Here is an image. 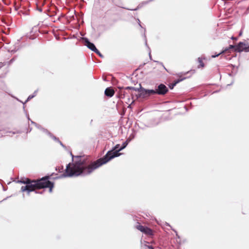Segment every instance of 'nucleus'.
I'll return each instance as SVG.
<instances>
[{
  "label": "nucleus",
  "instance_id": "11",
  "mask_svg": "<svg viewBox=\"0 0 249 249\" xmlns=\"http://www.w3.org/2000/svg\"><path fill=\"white\" fill-rule=\"evenodd\" d=\"M198 62L199 63V66H198V68H199L200 67H204V64L203 63L202 60L201 58H200V57L198 58Z\"/></svg>",
  "mask_w": 249,
  "mask_h": 249
},
{
  "label": "nucleus",
  "instance_id": "18",
  "mask_svg": "<svg viewBox=\"0 0 249 249\" xmlns=\"http://www.w3.org/2000/svg\"><path fill=\"white\" fill-rule=\"evenodd\" d=\"M15 60V58H13L11 59L9 62H8V65H10L11 64H12L14 61Z\"/></svg>",
  "mask_w": 249,
  "mask_h": 249
},
{
  "label": "nucleus",
  "instance_id": "39",
  "mask_svg": "<svg viewBox=\"0 0 249 249\" xmlns=\"http://www.w3.org/2000/svg\"><path fill=\"white\" fill-rule=\"evenodd\" d=\"M167 225H168V226H170V225H169V224L167 223Z\"/></svg>",
  "mask_w": 249,
  "mask_h": 249
},
{
  "label": "nucleus",
  "instance_id": "1",
  "mask_svg": "<svg viewBox=\"0 0 249 249\" xmlns=\"http://www.w3.org/2000/svg\"><path fill=\"white\" fill-rule=\"evenodd\" d=\"M130 140V139H127L115 152L108 151L103 158L93 162H91L87 156H74L71 153L73 163H69L67 165L65 173L62 174L60 178L86 176L90 174L95 169L103 164L106 163L114 158L120 156L122 154L119 152L126 147Z\"/></svg>",
  "mask_w": 249,
  "mask_h": 249
},
{
  "label": "nucleus",
  "instance_id": "36",
  "mask_svg": "<svg viewBox=\"0 0 249 249\" xmlns=\"http://www.w3.org/2000/svg\"><path fill=\"white\" fill-rule=\"evenodd\" d=\"M28 117V119L29 120H30V119L29 116H28V117Z\"/></svg>",
  "mask_w": 249,
  "mask_h": 249
},
{
  "label": "nucleus",
  "instance_id": "23",
  "mask_svg": "<svg viewBox=\"0 0 249 249\" xmlns=\"http://www.w3.org/2000/svg\"><path fill=\"white\" fill-rule=\"evenodd\" d=\"M36 127H37L38 128L42 130L43 131V128H42L40 125L38 124H37V126H36Z\"/></svg>",
  "mask_w": 249,
  "mask_h": 249
},
{
  "label": "nucleus",
  "instance_id": "4",
  "mask_svg": "<svg viewBox=\"0 0 249 249\" xmlns=\"http://www.w3.org/2000/svg\"><path fill=\"white\" fill-rule=\"evenodd\" d=\"M155 94L164 95L168 91L167 87L163 84H160L155 89H154Z\"/></svg>",
  "mask_w": 249,
  "mask_h": 249
},
{
  "label": "nucleus",
  "instance_id": "33",
  "mask_svg": "<svg viewBox=\"0 0 249 249\" xmlns=\"http://www.w3.org/2000/svg\"><path fill=\"white\" fill-rule=\"evenodd\" d=\"M11 52H16L17 51V50H12L11 51Z\"/></svg>",
  "mask_w": 249,
  "mask_h": 249
},
{
  "label": "nucleus",
  "instance_id": "20",
  "mask_svg": "<svg viewBox=\"0 0 249 249\" xmlns=\"http://www.w3.org/2000/svg\"><path fill=\"white\" fill-rule=\"evenodd\" d=\"M184 78H183V79H178L177 80H176V81H175V83H176V84L177 85L178 83L179 82H181V81H182Z\"/></svg>",
  "mask_w": 249,
  "mask_h": 249
},
{
  "label": "nucleus",
  "instance_id": "15",
  "mask_svg": "<svg viewBox=\"0 0 249 249\" xmlns=\"http://www.w3.org/2000/svg\"><path fill=\"white\" fill-rule=\"evenodd\" d=\"M233 49L235 51V50L236 49V45H230L228 48H226L225 49H228V51L230 49Z\"/></svg>",
  "mask_w": 249,
  "mask_h": 249
},
{
  "label": "nucleus",
  "instance_id": "34",
  "mask_svg": "<svg viewBox=\"0 0 249 249\" xmlns=\"http://www.w3.org/2000/svg\"><path fill=\"white\" fill-rule=\"evenodd\" d=\"M145 45H146V46H147V40H146V39H145Z\"/></svg>",
  "mask_w": 249,
  "mask_h": 249
},
{
  "label": "nucleus",
  "instance_id": "22",
  "mask_svg": "<svg viewBox=\"0 0 249 249\" xmlns=\"http://www.w3.org/2000/svg\"><path fill=\"white\" fill-rule=\"evenodd\" d=\"M6 63L7 62H0V68H1L3 66H4V65H5L6 64Z\"/></svg>",
  "mask_w": 249,
  "mask_h": 249
},
{
  "label": "nucleus",
  "instance_id": "24",
  "mask_svg": "<svg viewBox=\"0 0 249 249\" xmlns=\"http://www.w3.org/2000/svg\"><path fill=\"white\" fill-rule=\"evenodd\" d=\"M142 6H141V5L140 4L138 7L137 8L134 9H130V10H134V11H136L137 10H138L140 7H141Z\"/></svg>",
  "mask_w": 249,
  "mask_h": 249
},
{
  "label": "nucleus",
  "instance_id": "29",
  "mask_svg": "<svg viewBox=\"0 0 249 249\" xmlns=\"http://www.w3.org/2000/svg\"><path fill=\"white\" fill-rule=\"evenodd\" d=\"M138 22L139 26L142 27V25L141 24V21L139 19H138Z\"/></svg>",
  "mask_w": 249,
  "mask_h": 249
},
{
  "label": "nucleus",
  "instance_id": "16",
  "mask_svg": "<svg viewBox=\"0 0 249 249\" xmlns=\"http://www.w3.org/2000/svg\"><path fill=\"white\" fill-rule=\"evenodd\" d=\"M34 97H35V95H33V94L29 95L24 104H25L26 103L28 102L29 100H30L31 99L33 98Z\"/></svg>",
  "mask_w": 249,
  "mask_h": 249
},
{
  "label": "nucleus",
  "instance_id": "32",
  "mask_svg": "<svg viewBox=\"0 0 249 249\" xmlns=\"http://www.w3.org/2000/svg\"><path fill=\"white\" fill-rule=\"evenodd\" d=\"M231 39H233V40H236L237 39L236 37H232Z\"/></svg>",
  "mask_w": 249,
  "mask_h": 249
},
{
  "label": "nucleus",
  "instance_id": "26",
  "mask_svg": "<svg viewBox=\"0 0 249 249\" xmlns=\"http://www.w3.org/2000/svg\"><path fill=\"white\" fill-rule=\"evenodd\" d=\"M37 90H35V91H34V92L33 93V95H35V97L36 95V94H37Z\"/></svg>",
  "mask_w": 249,
  "mask_h": 249
},
{
  "label": "nucleus",
  "instance_id": "14",
  "mask_svg": "<svg viewBox=\"0 0 249 249\" xmlns=\"http://www.w3.org/2000/svg\"><path fill=\"white\" fill-rule=\"evenodd\" d=\"M120 144H116L114 147L112 148L111 150L110 151H112L113 152H115L116 150H118L120 148Z\"/></svg>",
  "mask_w": 249,
  "mask_h": 249
},
{
  "label": "nucleus",
  "instance_id": "17",
  "mask_svg": "<svg viewBox=\"0 0 249 249\" xmlns=\"http://www.w3.org/2000/svg\"><path fill=\"white\" fill-rule=\"evenodd\" d=\"M94 52H95L96 53L98 54L99 56L100 57H101V58H103L104 57V56L100 53V52L98 51V49H97V51H95Z\"/></svg>",
  "mask_w": 249,
  "mask_h": 249
},
{
  "label": "nucleus",
  "instance_id": "25",
  "mask_svg": "<svg viewBox=\"0 0 249 249\" xmlns=\"http://www.w3.org/2000/svg\"><path fill=\"white\" fill-rule=\"evenodd\" d=\"M31 124H35L36 126L37 125V124L36 123H35L32 121H31Z\"/></svg>",
  "mask_w": 249,
  "mask_h": 249
},
{
  "label": "nucleus",
  "instance_id": "6",
  "mask_svg": "<svg viewBox=\"0 0 249 249\" xmlns=\"http://www.w3.org/2000/svg\"><path fill=\"white\" fill-rule=\"evenodd\" d=\"M136 228L138 230L147 235H152L153 232L152 230L147 227L139 225H137Z\"/></svg>",
  "mask_w": 249,
  "mask_h": 249
},
{
  "label": "nucleus",
  "instance_id": "7",
  "mask_svg": "<svg viewBox=\"0 0 249 249\" xmlns=\"http://www.w3.org/2000/svg\"><path fill=\"white\" fill-rule=\"evenodd\" d=\"M83 40L85 43V45L92 51L94 52L95 51H97V49L94 45V44L90 42L89 40L86 37H83Z\"/></svg>",
  "mask_w": 249,
  "mask_h": 249
},
{
  "label": "nucleus",
  "instance_id": "2",
  "mask_svg": "<svg viewBox=\"0 0 249 249\" xmlns=\"http://www.w3.org/2000/svg\"><path fill=\"white\" fill-rule=\"evenodd\" d=\"M50 178L49 176H46L36 180H31L29 178H21L18 182L26 184L25 186L21 187V191L22 192H27L28 195H29L30 192L33 191H35V193L36 194H42L43 193L42 192H39L36 191V190L49 188V192H52L54 184L53 182L49 180Z\"/></svg>",
  "mask_w": 249,
  "mask_h": 249
},
{
  "label": "nucleus",
  "instance_id": "21",
  "mask_svg": "<svg viewBox=\"0 0 249 249\" xmlns=\"http://www.w3.org/2000/svg\"><path fill=\"white\" fill-rule=\"evenodd\" d=\"M176 85V83H174L169 86V87L171 89H173L174 87Z\"/></svg>",
  "mask_w": 249,
  "mask_h": 249
},
{
  "label": "nucleus",
  "instance_id": "38",
  "mask_svg": "<svg viewBox=\"0 0 249 249\" xmlns=\"http://www.w3.org/2000/svg\"><path fill=\"white\" fill-rule=\"evenodd\" d=\"M167 225H168V226H170V225H169V224L167 223Z\"/></svg>",
  "mask_w": 249,
  "mask_h": 249
},
{
  "label": "nucleus",
  "instance_id": "27",
  "mask_svg": "<svg viewBox=\"0 0 249 249\" xmlns=\"http://www.w3.org/2000/svg\"><path fill=\"white\" fill-rule=\"evenodd\" d=\"M58 142L60 143V144L62 146H63V147H65L64 145L62 143V142H61V141H59V142Z\"/></svg>",
  "mask_w": 249,
  "mask_h": 249
},
{
  "label": "nucleus",
  "instance_id": "9",
  "mask_svg": "<svg viewBox=\"0 0 249 249\" xmlns=\"http://www.w3.org/2000/svg\"><path fill=\"white\" fill-rule=\"evenodd\" d=\"M114 93V90L111 87L107 88L105 90V94L109 97H112Z\"/></svg>",
  "mask_w": 249,
  "mask_h": 249
},
{
  "label": "nucleus",
  "instance_id": "10",
  "mask_svg": "<svg viewBox=\"0 0 249 249\" xmlns=\"http://www.w3.org/2000/svg\"><path fill=\"white\" fill-rule=\"evenodd\" d=\"M43 132L48 134L51 138L56 142H59L58 138L53 135L51 132L46 129H43Z\"/></svg>",
  "mask_w": 249,
  "mask_h": 249
},
{
  "label": "nucleus",
  "instance_id": "19",
  "mask_svg": "<svg viewBox=\"0 0 249 249\" xmlns=\"http://www.w3.org/2000/svg\"><path fill=\"white\" fill-rule=\"evenodd\" d=\"M155 62L161 65L163 68L164 69L166 70V71H167L166 70V69L165 68V67L164 66V65H163V63L162 62H160V61H155Z\"/></svg>",
  "mask_w": 249,
  "mask_h": 249
},
{
  "label": "nucleus",
  "instance_id": "31",
  "mask_svg": "<svg viewBox=\"0 0 249 249\" xmlns=\"http://www.w3.org/2000/svg\"><path fill=\"white\" fill-rule=\"evenodd\" d=\"M149 57H150V59H151V52H149Z\"/></svg>",
  "mask_w": 249,
  "mask_h": 249
},
{
  "label": "nucleus",
  "instance_id": "28",
  "mask_svg": "<svg viewBox=\"0 0 249 249\" xmlns=\"http://www.w3.org/2000/svg\"><path fill=\"white\" fill-rule=\"evenodd\" d=\"M152 0H149L148 1H145V2H143L142 3H143V4H147V3H148L149 1H152Z\"/></svg>",
  "mask_w": 249,
  "mask_h": 249
},
{
  "label": "nucleus",
  "instance_id": "37",
  "mask_svg": "<svg viewBox=\"0 0 249 249\" xmlns=\"http://www.w3.org/2000/svg\"><path fill=\"white\" fill-rule=\"evenodd\" d=\"M176 233H177V231L174 230ZM176 235H177V233H176Z\"/></svg>",
  "mask_w": 249,
  "mask_h": 249
},
{
  "label": "nucleus",
  "instance_id": "13",
  "mask_svg": "<svg viewBox=\"0 0 249 249\" xmlns=\"http://www.w3.org/2000/svg\"><path fill=\"white\" fill-rule=\"evenodd\" d=\"M138 89L139 88H135L133 87H126L124 88V89H125V90L130 89V90H133L138 91Z\"/></svg>",
  "mask_w": 249,
  "mask_h": 249
},
{
  "label": "nucleus",
  "instance_id": "5",
  "mask_svg": "<svg viewBox=\"0 0 249 249\" xmlns=\"http://www.w3.org/2000/svg\"><path fill=\"white\" fill-rule=\"evenodd\" d=\"M243 51L249 52V50L247 48V44L243 42H240L236 45L235 52L240 53Z\"/></svg>",
  "mask_w": 249,
  "mask_h": 249
},
{
  "label": "nucleus",
  "instance_id": "3",
  "mask_svg": "<svg viewBox=\"0 0 249 249\" xmlns=\"http://www.w3.org/2000/svg\"><path fill=\"white\" fill-rule=\"evenodd\" d=\"M140 88L138 89L139 97L143 98H147L151 95L155 94L154 89H146L142 88L141 84L139 85Z\"/></svg>",
  "mask_w": 249,
  "mask_h": 249
},
{
  "label": "nucleus",
  "instance_id": "35",
  "mask_svg": "<svg viewBox=\"0 0 249 249\" xmlns=\"http://www.w3.org/2000/svg\"><path fill=\"white\" fill-rule=\"evenodd\" d=\"M241 35H242V32H241V31H240V33H239V36H241Z\"/></svg>",
  "mask_w": 249,
  "mask_h": 249
},
{
  "label": "nucleus",
  "instance_id": "8",
  "mask_svg": "<svg viewBox=\"0 0 249 249\" xmlns=\"http://www.w3.org/2000/svg\"><path fill=\"white\" fill-rule=\"evenodd\" d=\"M118 88L119 89V91H118V97L120 98H124L125 97H129V94L131 93L128 92H126L124 89V88L121 87H119Z\"/></svg>",
  "mask_w": 249,
  "mask_h": 249
},
{
  "label": "nucleus",
  "instance_id": "30",
  "mask_svg": "<svg viewBox=\"0 0 249 249\" xmlns=\"http://www.w3.org/2000/svg\"><path fill=\"white\" fill-rule=\"evenodd\" d=\"M148 249H154V248L151 246H148Z\"/></svg>",
  "mask_w": 249,
  "mask_h": 249
},
{
  "label": "nucleus",
  "instance_id": "12",
  "mask_svg": "<svg viewBox=\"0 0 249 249\" xmlns=\"http://www.w3.org/2000/svg\"><path fill=\"white\" fill-rule=\"evenodd\" d=\"M227 51H228V49H224L222 51H221L220 53H219L218 54H215V55H213L212 56V57L213 58H215L216 57H217L219 55H220L221 54H222V53H225Z\"/></svg>",
  "mask_w": 249,
  "mask_h": 249
}]
</instances>
